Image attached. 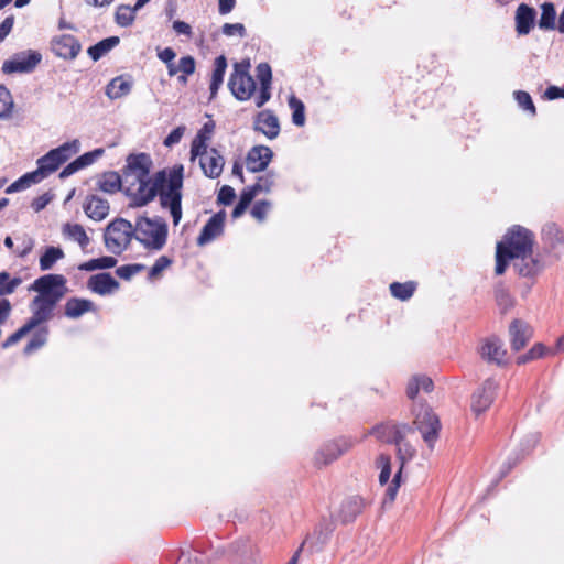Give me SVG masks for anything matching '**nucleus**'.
Returning <instances> with one entry per match:
<instances>
[{"mask_svg":"<svg viewBox=\"0 0 564 564\" xmlns=\"http://www.w3.org/2000/svg\"><path fill=\"white\" fill-rule=\"evenodd\" d=\"M197 158H199V165L205 176L217 178L221 175L225 159L217 149H205L202 154H197Z\"/></svg>","mask_w":564,"mask_h":564,"instance_id":"ddd939ff","label":"nucleus"},{"mask_svg":"<svg viewBox=\"0 0 564 564\" xmlns=\"http://www.w3.org/2000/svg\"><path fill=\"white\" fill-rule=\"evenodd\" d=\"M272 158L273 152L269 147L254 145L247 153L246 167L252 173L265 171Z\"/></svg>","mask_w":564,"mask_h":564,"instance_id":"4468645a","label":"nucleus"},{"mask_svg":"<svg viewBox=\"0 0 564 564\" xmlns=\"http://www.w3.org/2000/svg\"><path fill=\"white\" fill-rule=\"evenodd\" d=\"M541 241L543 243V253L551 262H557L563 257L564 250V229L555 223H547L542 227Z\"/></svg>","mask_w":564,"mask_h":564,"instance_id":"6e6552de","label":"nucleus"},{"mask_svg":"<svg viewBox=\"0 0 564 564\" xmlns=\"http://www.w3.org/2000/svg\"><path fill=\"white\" fill-rule=\"evenodd\" d=\"M29 290L37 292V297L54 301L57 304L67 291L66 278L62 274H45L37 278Z\"/></svg>","mask_w":564,"mask_h":564,"instance_id":"0eeeda50","label":"nucleus"},{"mask_svg":"<svg viewBox=\"0 0 564 564\" xmlns=\"http://www.w3.org/2000/svg\"><path fill=\"white\" fill-rule=\"evenodd\" d=\"M498 388V382L492 378H488L473 392L470 410L476 417L480 416L491 406Z\"/></svg>","mask_w":564,"mask_h":564,"instance_id":"1a4fd4ad","label":"nucleus"},{"mask_svg":"<svg viewBox=\"0 0 564 564\" xmlns=\"http://www.w3.org/2000/svg\"><path fill=\"white\" fill-rule=\"evenodd\" d=\"M391 424H380L372 427L369 431V434L375 435L379 441L389 443V438L391 437Z\"/></svg>","mask_w":564,"mask_h":564,"instance_id":"e2e57ef3","label":"nucleus"},{"mask_svg":"<svg viewBox=\"0 0 564 564\" xmlns=\"http://www.w3.org/2000/svg\"><path fill=\"white\" fill-rule=\"evenodd\" d=\"M87 288L96 294L109 295L119 289V282L109 273H98L88 279Z\"/></svg>","mask_w":564,"mask_h":564,"instance_id":"4be33fe9","label":"nucleus"},{"mask_svg":"<svg viewBox=\"0 0 564 564\" xmlns=\"http://www.w3.org/2000/svg\"><path fill=\"white\" fill-rule=\"evenodd\" d=\"M184 132V128L177 127L174 130L170 132V134L164 140V145L172 147L176 143H178L182 139Z\"/></svg>","mask_w":564,"mask_h":564,"instance_id":"774afa93","label":"nucleus"},{"mask_svg":"<svg viewBox=\"0 0 564 564\" xmlns=\"http://www.w3.org/2000/svg\"><path fill=\"white\" fill-rule=\"evenodd\" d=\"M195 67V59L189 55L182 57L177 63V69H180V73H183L185 75L194 74Z\"/></svg>","mask_w":564,"mask_h":564,"instance_id":"338daca9","label":"nucleus"},{"mask_svg":"<svg viewBox=\"0 0 564 564\" xmlns=\"http://www.w3.org/2000/svg\"><path fill=\"white\" fill-rule=\"evenodd\" d=\"M226 219V213L224 210L215 214L203 227L198 238L197 245L204 246L213 241L224 230V224Z\"/></svg>","mask_w":564,"mask_h":564,"instance_id":"412c9836","label":"nucleus"},{"mask_svg":"<svg viewBox=\"0 0 564 564\" xmlns=\"http://www.w3.org/2000/svg\"><path fill=\"white\" fill-rule=\"evenodd\" d=\"M536 12L533 8L525 3H521L516 11V30L519 35H527L530 33Z\"/></svg>","mask_w":564,"mask_h":564,"instance_id":"a878e982","label":"nucleus"},{"mask_svg":"<svg viewBox=\"0 0 564 564\" xmlns=\"http://www.w3.org/2000/svg\"><path fill=\"white\" fill-rule=\"evenodd\" d=\"M221 31L227 36L238 35L240 37L246 36V28L242 23H225Z\"/></svg>","mask_w":564,"mask_h":564,"instance_id":"0e129e2a","label":"nucleus"},{"mask_svg":"<svg viewBox=\"0 0 564 564\" xmlns=\"http://www.w3.org/2000/svg\"><path fill=\"white\" fill-rule=\"evenodd\" d=\"M532 328L521 319H513L509 326L510 345L514 351L522 349L532 337Z\"/></svg>","mask_w":564,"mask_h":564,"instance_id":"aec40b11","label":"nucleus"},{"mask_svg":"<svg viewBox=\"0 0 564 564\" xmlns=\"http://www.w3.org/2000/svg\"><path fill=\"white\" fill-rule=\"evenodd\" d=\"M102 154L104 149L101 148L84 153L83 155L78 156L73 162H70L68 165H66L59 173V177L66 178L76 173L77 171L91 165Z\"/></svg>","mask_w":564,"mask_h":564,"instance_id":"b1692460","label":"nucleus"},{"mask_svg":"<svg viewBox=\"0 0 564 564\" xmlns=\"http://www.w3.org/2000/svg\"><path fill=\"white\" fill-rule=\"evenodd\" d=\"M39 182L35 181V177L33 176L32 172H29L21 176L19 180L13 182L7 189V193H13L19 192L22 189H25L30 187L32 184H37Z\"/></svg>","mask_w":564,"mask_h":564,"instance_id":"09e8293b","label":"nucleus"},{"mask_svg":"<svg viewBox=\"0 0 564 564\" xmlns=\"http://www.w3.org/2000/svg\"><path fill=\"white\" fill-rule=\"evenodd\" d=\"M251 547L252 545L249 539H240L232 543L231 552L239 557H245L251 552Z\"/></svg>","mask_w":564,"mask_h":564,"instance_id":"680f3d73","label":"nucleus"},{"mask_svg":"<svg viewBox=\"0 0 564 564\" xmlns=\"http://www.w3.org/2000/svg\"><path fill=\"white\" fill-rule=\"evenodd\" d=\"M480 357L488 364L503 366L507 362V350L503 343L496 336L484 339L478 348Z\"/></svg>","mask_w":564,"mask_h":564,"instance_id":"f8f14e48","label":"nucleus"},{"mask_svg":"<svg viewBox=\"0 0 564 564\" xmlns=\"http://www.w3.org/2000/svg\"><path fill=\"white\" fill-rule=\"evenodd\" d=\"M377 467L381 469L379 481L384 485L389 481L391 476V458L389 455L380 454L377 458Z\"/></svg>","mask_w":564,"mask_h":564,"instance_id":"de8ad7c7","label":"nucleus"},{"mask_svg":"<svg viewBox=\"0 0 564 564\" xmlns=\"http://www.w3.org/2000/svg\"><path fill=\"white\" fill-rule=\"evenodd\" d=\"M235 197V189L229 185H224L218 193L217 200L219 204L230 205L234 202Z\"/></svg>","mask_w":564,"mask_h":564,"instance_id":"69168bd1","label":"nucleus"},{"mask_svg":"<svg viewBox=\"0 0 564 564\" xmlns=\"http://www.w3.org/2000/svg\"><path fill=\"white\" fill-rule=\"evenodd\" d=\"M257 78L260 83V93L256 97V106L261 108L271 98L272 70L268 63H260L257 68Z\"/></svg>","mask_w":564,"mask_h":564,"instance_id":"a211bd4d","label":"nucleus"},{"mask_svg":"<svg viewBox=\"0 0 564 564\" xmlns=\"http://www.w3.org/2000/svg\"><path fill=\"white\" fill-rule=\"evenodd\" d=\"M401 469L394 475L391 484L388 486L384 495L383 505L392 503L397 497V492L400 486Z\"/></svg>","mask_w":564,"mask_h":564,"instance_id":"6e6d98bb","label":"nucleus"},{"mask_svg":"<svg viewBox=\"0 0 564 564\" xmlns=\"http://www.w3.org/2000/svg\"><path fill=\"white\" fill-rule=\"evenodd\" d=\"M131 82L124 79L122 76H118L110 80L106 87V95L110 99H119L127 96L131 90Z\"/></svg>","mask_w":564,"mask_h":564,"instance_id":"2f4dec72","label":"nucleus"},{"mask_svg":"<svg viewBox=\"0 0 564 564\" xmlns=\"http://www.w3.org/2000/svg\"><path fill=\"white\" fill-rule=\"evenodd\" d=\"M98 187L105 193L113 194L119 189L123 191V181L118 173L108 172L98 181Z\"/></svg>","mask_w":564,"mask_h":564,"instance_id":"72a5a7b5","label":"nucleus"},{"mask_svg":"<svg viewBox=\"0 0 564 564\" xmlns=\"http://www.w3.org/2000/svg\"><path fill=\"white\" fill-rule=\"evenodd\" d=\"M226 68H227L226 57L224 55L216 57V59L214 62V70L212 74V82H210V86H209L210 98H214L217 95L218 89L224 82Z\"/></svg>","mask_w":564,"mask_h":564,"instance_id":"c85d7f7f","label":"nucleus"},{"mask_svg":"<svg viewBox=\"0 0 564 564\" xmlns=\"http://www.w3.org/2000/svg\"><path fill=\"white\" fill-rule=\"evenodd\" d=\"M215 130L214 121L206 122L194 138L191 145V160H195L197 154H202L208 149V142Z\"/></svg>","mask_w":564,"mask_h":564,"instance_id":"bb28decb","label":"nucleus"},{"mask_svg":"<svg viewBox=\"0 0 564 564\" xmlns=\"http://www.w3.org/2000/svg\"><path fill=\"white\" fill-rule=\"evenodd\" d=\"M63 234L77 241L82 248H86L89 245V237L87 236L84 227L79 224H66L63 227Z\"/></svg>","mask_w":564,"mask_h":564,"instance_id":"f704fd0d","label":"nucleus"},{"mask_svg":"<svg viewBox=\"0 0 564 564\" xmlns=\"http://www.w3.org/2000/svg\"><path fill=\"white\" fill-rule=\"evenodd\" d=\"M546 347L543 344L538 343L528 352L519 356L517 358V364L524 365L527 362L541 358L546 354Z\"/></svg>","mask_w":564,"mask_h":564,"instance_id":"49530a36","label":"nucleus"},{"mask_svg":"<svg viewBox=\"0 0 564 564\" xmlns=\"http://www.w3.org/2000/svg\"><path fill=\"white\" fill-rule=\"evenodd\" d=\"M80 150V142L77 139L65 142L62 145L53 149L55 154L59 158L62 163L64 164L68 161L73 155L77 154Z\"/></svg>","mask_w":564,"mask_h":564,"instance_id":"ea45409f","label":"nucleus"},{"mask_svg":"<svg viewBox=\"0 0 564 564\" xmlns=\"http://www.w3.org/2000/svg\"><path fill=\"white\" fill-rule=\"evenodd\" d=\"M415 415L414 425L422 434L424 442L430 448L434 447L440 436L441 422L432 409L425 404H416L413 409Z\"/></svg>","mask_w":564,"mask_h":564,"instance_id":"423d86ee","label":"nucleus"},{"mask_svg":"<svg viewBox=\"0 0 564 564\" xmlns=\"http://www.w3.org/2000/svg\"><path fill=\"white\" fill-rule=\"evenodd\" d=\"M46 339H47L46 330L35 333L32 336V338L30 339V341L26 344V346L24 347V352L31 354V352L37 350L39 348L44 346V344L46 343Z\"/></svg>","mask_w":564,"mask_h":564,"instance_id":"5fc2aeb1","label":"nucleus"},{"mask_svg":"<svg viewBox=\"0 0 564 564\" xmlns=\"http://www.w3.org/2000/svg\"><path fill=\"white\" fill-rule=\"evenodd\" d=\"M253 129L273 140L280 134L278 117L269 109L262 110L254 117Z\"/></svg>","mask_w":564,"mask_h":564,"instance_id":"f3484780","label":"nucleus"},{"mask_svg":"<svg viewBox=\"0 0 564 564\" xmlns=\"http://www.w3.org/2000/svg\"><path fill=\"white\" fill-rule=\"evenodd\" d=\"M13 107L14 102L10 90L4 85H0V120L11 118Z\"/></svg>","mask_w":564,"mask_h":564,"instance_id":"4c0bfd02","label":"nucleus"},{"mask_svg":"<svg viewBox=\"0 0 564 564\" xmlns=\"http://www.w3.org/2000/svg\"><path fill=\"white\" fill-rule=\"evenodd\" d=\"M96 305L87 299L72 297L65 304V315L68 318H79L85 313L96 312Z\"/></svg>","mask_w":564,"mask_h":564,"instance_id":"cd10ccee","label":"nucleus"},{"mask_svg":"<svg viewBox=\"0 0 564 564\" xmlns=\"http://www.w3.org/2000/svg\"><path fill=\"white\" fill-rule=\"evenodd\" d=\"M538 24L539 28L544 31L556 29V11L552 2H544L541 6V15Z\"/></svg>","mask_w":564,"mask_h":564,"instance_id":"473e14b6","label":"nucleus"},{"mask_svg":"<svg viewBox=\"0 0 564 564\" xmlns=\"http://www.w3.org/2000/svg\"><path fill=\"white\" fill-rule=\"evenodd\" d=\"M415 288L416 284L412 281L405 283L393 282L390 284V292L395 299L406 301L413 295Z\"/></svg>","mask_w":564,"mask_h":564,"instance_id":"58836bf2","label":"nucleus"},{"mask_svg":"<svg viewBox=\"0 0 564 564\" xmlns=\"http://www.w3.org/2000/svg\"><path fill=\"white\" fill-rule=\"evenodd\" d=\"M210 557L198 551L192 550L188 552H183L178 557L177 564H209Z\"/></svg>","mask_w":564,"mask_h":564,"instance_id":"a19ab883","label":"nucleus"},{"mask_svg":"<svg viewBox=\"0 0 564 564\" xmlns=\"http://www.w3.org/2000/svg\"><path fill=\"white\" fill-rule=\"evenodd\" d=\"M120 43L119 36H109L87 50L89 57L97 62Z\"/></svg>","mask_w":564,"mask_h":564,"instance_id":"c756f323","label":"nucleus"},{"mask_svg":"<svg viewBox=\"0 0 564 564\" xmlns=\"http://www.w3.org/2000/svg\"><path fill=\"white\" fill-rule=\"evenodd\" d=\"M55 306H56V303H54V301H48L43 297L35 296L32 300L31 306H30L31 311H32V316L28 321L30 326L35 328L40 324L48 321L53 315V311H54Z\"/></svg>","mask_w":564,"mask_h":564,"instance_id":"6ab92c4d","label":"nucleus"},{"mask_svg":"<svg viewBox=\"0 0 564 564\" xmlns=\"http://www.w3.org/2000/svg\"><path fill=\"white\" fill-rule=\"evenodd\" d=\"M495 297H496L498 306L501 308V311L503 313L507 312L508 310H510L514 304L512 296L503 288L496 289Z\"/></svg>","mask_w":564,"mask_h":564,"instance_id":"8fccbe9b","label":"nucleus"},{"mask_svg":"<svg viewBox=\"0 0 564 564\" xmlns=\"http://www.w3.org/2000/svg\"><path fill=\"white\" fill-rule=\"evenodd\" d=\"M33 329L32 326L26 322L21 328H19L17 332H14L12 335H10L6 341L2 344L3 348H8L18 341H20L29 332Z\"/></svg>","mask_w":564,"mask_h":564,"instance_id":"13d9d810","label":"nucleus"},{"mask_svg":"<svg viewBox=\"0 0 564 564\" xmlns=\"http://www.w3.org/2000/svg\"><path fill=\"white\" fill-rule=\"evenodd\" d=\"M64 251L58 247H48L40 258V268L42 271H47L61 259L64 258Z\"/></svg>","mask_w":564,"mask_h":564,"instance_id":"e433bc0d","label":"nucleus"},{"mask_svg":"<svg viewBox=\"0 0 564 564\" xmlns=\"http://www.w3.org/2000/svg\"><path fill=\"white\" fill-rule=\"evenodd\" d=\"M53 53L64 59H74L82 50L80 43L70 34L56 36L51 42Z\"/></svg>","mask_w":564,"mask_h":564,"instance_id":"2eb2a0df","label":"nucleus"},{"mask_svg":"<svg viewBox=\"0 0 564 564\" xmlns=\"http://www.w3.org/2000/svg\"><path fill=\"white\" fill-rule=\"evenodd\" d=\"M41 61L42 55L37 51H22L15 53L12 58L3 62L2 72L4 74L31 73L36 68Z\"/></svg>","mask_w":564,"mask_h":564,"instance_id":"9b49d317","label":"nucleus"},{"mask_svg":"<svg viewBox=\"0 0 564 564\" xmlns=\"http://www.w3.org/2000/svg\"><path fill=\"white\" fill-rule=\"evenodd\" d=\"M152 159L147 153L130 154L122 170L123 192L131 197V205L142 207L160 196L161 207L169 209L173 224L182 218L183 164L158 171L150 177Z\"/></svg>","mask_w":564,"mask_h":564,"instance_id":"f257e3e1","label":"nucleus"},{"mask_svg":"<svg viewBox=\"0 0 564 564\" xmlns=\"http://www.w3.org/2000/svg\"><path fill=\"white\" fill-rule=\"evenodd\" d=\"M137 10H134V7L124 6L121 4L117 8L115 20L116 23L120 26H129L134 21V13Z\"/></svg>","mask_w":564,"mask_h":564,"instance_id":"37998d69","label":"nucleus"},{"mask_svg":"<svg viewBox=\"0 0 564 564\" xmlns=\"http://www.w3.org/2000/svg\"><path fill=\"white\" fill-rule=\"evenodd\" d=\"M36 164L37 169L32 171V174L35 177V181L40 183L57 171L63 163L52 149L45 155L37 159Z\"/></svg>","mask_w":564,"mask_h":564,"instance_id":"5701e85b","label":"nucleus"},{"mask_svg":"<svg viewBox=\"0 0 564 564\" xmlns=\"http://www.w3.org/2000/svg\"><path fill=\"white\" fill-rule=\"evenodd\" d=\"M250 66L249 59L236 63L229 77L228 87L240 101L249 100L256 91V82L249 73Z\"/></svg>","mask_w":564,"mask_h":564,"instance_id":"39448f33","label":"nucleus"},{"mask_svg":"<svg viewBox=\"0 0 564 564\" xmlns=\"http://www.w3.org/2000/svg\"><path fill=\"white\" fill-rule=\"evenodd\" d=\"M276 173L272 170L258 177L257 182L252 185L253 189L259 193H269L275 184Z\"/></svg>","mask_w":564,"mask_h":564,"instance_id":"a18cd8bd","label":"nucleus"},{"mask_svg":"<svg viewBox=\"0 0 564 564\" xmlns=\"http://www.w3.org/2000/svg\"><path fill=\"white\" fill-rule=\"evenodd\" d=\"M513 268L514 270L524 278H534L542 273L546 268V262L543 261L539 256L525 254L516 257Z\"/></svg>","mask_w":564,"mask_h":564,"instance_id":"dca6fc26","label":"nucleus"},{"mask_svg":"<svg viewBox=\"0 0 564 564\" xmlns=\"http://www.w3.org/2000/svg\"><path fill=\"white\" fill-rule=\"evenodd\" d=\"M397 455L401 463L400 469L402 470L403 465L414 457L415 448L409 442H404L397 446Z\"/></svg>","mask_w":564,"mask_h":564,"instance_id":"864d4df0","label":"nucleus"},{"mask_svg":"<svg viewBox=\"0 0 564 564\" xmlns=\"http://www.w3.org/2000/svg\"><path fill=\"white\" fill-rule=\"evenodd\" d=\"M21 283V278L11 279L8 272H0V296L12 294Z\"/></svg>","mask_w":564,"mask_h":564,"instance_id":"c03bdc74","label":"nucleus"},{"mask_svg":"<svg viewBox=\"0 0 564 564\" xmlns=\"http://www.w3.org/2000/svg\"><path fill=\"white\" fill-rule=\"evenodd\" d=\"M514 97L522 109L529 110L532 115H535L534 104L532 101L531 96L528 93L519 90L514 93Z\"/></svg>","mask_w":564,"mask_h":564,"instance_id":"052dcab7","label":"nucleus"},{"mask_svg":"<svg viewBox=\"0 0 564 564\" xmlns=\"http://www.w3.org/2000/svg\"><path fill=\"white\" fill-rule=\"evenodd\" d=\"M85 214L93 220L99 221L106 218L109 214V204L96 195L86 197L83 205Z\"/></svg>","mask_w":564,"mask_h":564,"instance_id":"393cba45","label":"nucleus"},{"mask_svg":"<svg viewBox=\"0 0 564 564\" xmlns=\"http://www.w3.org/2000/svg\"><path fill=\"white\" fill-rule=\"evenodd\" d=\"M534 245V234L519 225L513 226L505 235L496 248V274L505 273L508 261L525 254H531Z\"/></svg>","mask_w":564,"mask_h":564,"instance_id":"f03ea898","label":"nucleus"},{"mask_svg":"<svg viewBox=\"0 0 564 564\" xmlns=\"http://www.w3.org/2000/svg\"><path fill=\"white\" fill-rule=\"evenodd\" d=\"M271 208V203L268 200H259L251 208V215L259 221H263L267 217L268 212Z\"/></svg>","mask_w":564,"mask_h":564,"instance_id":"bf43d9fd","label":"nucleus"},{"mask_svg":"<svg viewBox=\"0 0 564 564\" xmlns=\"http://www.w3.org/2000/svg\"><path fill=\"white\" fill-rule=\"evenodd\" d=\"M364 501L360 497L346 499L340 507V517L344 522L352 521L362 510Z\"/></svg>","mask_w":564,"mask_h":564,"instance_id":"7c9ffc66","label":"nucleus"},{"mask_svg":"<svg viewBox=\"0 0 564 564\" xmlns=\"http://www.w3.org/2000/svg\"><path fill=\"white\" fill-rule=\"evenodd\" d=\"M117 264V260L110 256H104L100 258L91 259L78 265L80 271H95L102 269H110Z\"/></svg>","mask_w":564,"mask_h":564,"instance_id":"c9c22d12","label":"nucleus"},{"mask_svg":"<svg viewBox=\"0 0 564 564\" xmlns=\"http://www.w3.org/2000/svg\"><path fill=\"white\" fill-rule=\"evenodd\" d=\"M145 269L144 264L134 263V264H126L121 265L116 270V273L119 278L123 280L131 279L134 274L142 272Z\"/></svg>","mask_w":564,"mask_h":564,"instance_id":"603ef678","label":"nucleus"},{"mask_svg":"<svg viewBox=\"0 0 564 564\" xmlns=\"http://www.w3.org/2000/svg\"><path fill=\"white\" fill-rule=\"evenodd\" d=\"M410 431L408 425H392L391 429V437L389 438V443L395 444V446L405 442L406 432Z\"/></svg>","mask_w":564,"mask_h":564,"instance_id":"4d7b16f0","label":"nucleus"},{"mask_svg":"<svg viewBox=\"0 0 564 564\" xmlns=\"http://www.w3.org/2000/svg\"><path fill=\"white\" fill-rule=\"evenodd\" d=\"M289 106L292 109V122L297 127H303L305 123V107L304 104L294 96L289 98Z\"/></svg>","mask_w":564,"mask_h":564,"instance_id":"79ce46f5","label":"nucleus"},{"mask_svg":"<svg viewBox=\"0 0 564 564\" xmlns=\"http://www.w3.org/2000/svg\"><path fill=\"white\" fill-rule=\"evenodd\" d=\"M172 264V259L167 256H161L156 259L155 263L149 271V279L153 280L161 275V273Z\"/></svg>","mask_w":564,"mask_h":564,"instance_id":"3c124183","label":"nucleus"},{"mask_svg":"<svg viewBox=\"0 0 564 564\" xmlns=\"http://www.w3.org/2000/svg\"><path fill=\"white\" fill-rule=\"evenodd\" d=\"M356 442L350 437H340L338 440L329 441L325 443L314 456V463L318 467L326 466L343 454L348 452Z\"/></svg>","mask_w":564,"mask_h":564,"instance_id":"9d476101","label":"nucleus"},{"mask_svg":"<svg viewBox=\"0 0 564 564\" xmlns=\"http://www.w3.org/2000/svg\"><path fill=\"white\" fill-rule=\"evenodd\" d=\"M133 225L124 218H116L105 229L104 242L113 254L122 253L134 238Z\"/></svg>","mask_w":564,"mask_h":564,"instance_id":"20e7f679","label":"nucleus"},{"mask_svg":"<svg viewBox=\"0 0 564 564\" xmlns=\"http://www.w3.org/2000/svg\"><path fill=\"white\" fill-rule=\"evenodd\" d=\"M133 229L134 238L147 249L161 250L166 243L167 225L161 218L139 217Z\"/></svg>","mask_w":564,"mask_h":564,"instance_id":"7ed1b4c3","label":"nucleus"}]
</instances>
